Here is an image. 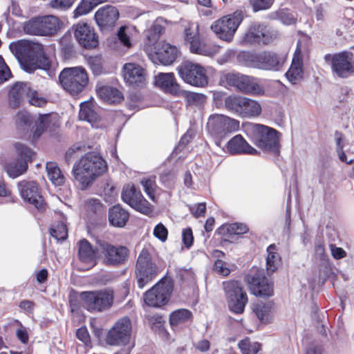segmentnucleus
<instances>
[{
	"label": "nucleus",
	"mask_w": 354,
	"mask_h": 354,
	"mask_svg": "<svg viewBox=\"0 0 354 354\" xmlns=\"http://www.w3.org/2000/svg\"><path fill=\"white\" fill-rule=\"evenodd\" d=\"M10 49L28 73L38 68L48 70L50 66V61L44 55L43 46L39 43L20 40L10 44Z\"/></svg>",
	"instance_id": "obj_1"
},
{
	"label": "nucleus",
	"mask_w": 354,
	"mask_h": 354,
	"mask_svg": "<svg viewBox=\"0 0 354 354\" xmlns=\"http://www.w3.org/2000/svg\"><path fill=\"white\" fill-rule=\"evenodd\" d=\"M106 169V162L102 156L96 153H88L75 162L73 174L80 188L85 189Z\"/></svg>",
	"instance_id": "obj_2"
},
{
	"label": "nucleus",
	"mask_w": 354,
	"mask_h": 354,
	"mask_svg": "<svg viewBox=\"0 0 354 354\" xmlns=\"http://www.w3.org/2000/svg\"><path fill=\"white\" fill-rule=\"evenodd\" d=\"M244 128L248 136L259 148L274 153L278 151L279 138L275 129L256 123L245 124Z\"/></svg>",
	"instance_id": "obj_3"
},
{
	"label": "nucleus",
	"mask_w": 354,
	"mask_h": 354,
	"mask_svg": "<svg viewBox=\"0 0 354 354\" xmlns=\"http://www.w3.org/2000/svg\"><path fill=\"white\" fill-rule=\"evenodd\" d=\"M183 37L192 53L213 57L218 53V46L207 44L202 39L197 23L187 22L184 26Z\"/></svg>",
	"instance_id": "obj_4"
},
{
	"label": "nucleus",
	"mask_w": 354,
	"mask_h": 354,
	"mask_svg": "<svg viewBox=\"0 0 354 354\" xmlns=\"http://www.w3.org/2000/svg\"><path fill=\"white\" fill-rule=\"evenodd\" d=\"M62 87L71 95L82 92L88 83L86 71L81 67L65 68L59 75Z\"/></svg>",
	"instance_id": "obj_5"
},
{
	"label": "nucleus",
	"mask_w": 354,
	"mask_h": 354,
	"mask_svg": "<svg viewBox=\"0 0 354 354\" xmlns=\"http://www.w3.org/2000/svg\"><path fill=\"white\" fill-rule=\"evenodd\" d=\"M80 298L83 306L88 311L101 312L112 306L114 300V292L110 288L83 292L80 295Z\"/></svg>",
	"instance_id": "obj_6"
},
{
	"label": "nucleus",
	"mask_w": 354,
	"mask_h": 354,
	"mask_svg": "<svg viewBox=\"0 0 354 354\" xmlns=\"http://www.w3.org/2000/svg\"><path fill=\"white\" fill-rule=\"evenodd\" d=\"M325 59L330 60L331 71L335 76L346 79L354 75V46L351 48V50L327 55Z\"/></svg>",
	"instance_id": "obj_7"
},
{
	"label": "nucleus",
	"mask_w": 354,
	"mask_h": 354,
	"mask_svg": "<svg viewBox=\"0 0 354 354\" xmlns=\"http://www.w3.org/2000/svg\"><path fill=\"white\" fill-rule=\"evenodd\" d=\"M173 289L172 280L164 277L144 294L145 303L154 308L162 307L169 302Z\"/></svg>",
	"instance_id": "obj_8"
},
{
	"label": "nucleus",
	"mask_w": 354,
	"mask_h": 354,
	"mask_svg": "<svg viewBox=\"0 0 354 354\" xmlns=\"http://www.w3.org/2000/svg\"><path fill=\"white\" fill-rule=\"evenodd\" d=\"M242 20L241 12L236 11L214 21L211 25V29L218 39L230 42L233 40L235 32Z\"/></svg>",
	"instance_id": "obj_9"
},
{
	"label": "nucleus",
	"mask_w": 354,
	"mask_h": 354,
	"mask_svg": "<svg viewBox=\"0 0 354 354\" xmlns=\"http://www.w3.org/2000/svg\"><path fill=\"white\" fill-rule=\"evenodd\" d=\"M239 56L250 60V66L267 71H279L286 62L284 55L270 51H265L256 55L243 53Z\"/></svg>",
	"instance_id": "obj_10"
},
{
	"label": "nucleus",
	"mask_w": 354,
	"mask_h": 354,
	"mask_svg": "<svg viewBox=\"0 0 354 354\" xmlns=\"http://www.w3.org/2000/svg\"><path fill=\"white\" fill-rule=\"evenodd\" d=\"M225 80L229 85L246 95L262 96L265 94L264 87L252 76L231 73L225 75Z\"/></svg>",
	"instance_id": "obj_11"
},
{
	"label": "nucleus",
	"mask_w": 354,
	"mask_h": 354,
	"mask_svg": "<svg viewBox=\"0 0 354 354\" xmlns=\"http://www.w3.org/2000/svg\"><path fill=\"white\" fill-rule=\"evenodd\" d=\"M102 263L108 266H120L124 264L129 257V250L123 245H114L109 242H98Z\"/></svg>",
	"instance_id": "obj_12"
},
{
	"label": "nucleus",
	"mask_w": 354,
	"mask_h": 354,
	"mask_svg": "<svg viewBox=\"0 0 354 354\" xmlns=\"http://www.w3.org/2000/svg\"><path fill=\"white\" fill-rule=\"evenodd\" d=\"M160 268L151 261L150 254L146 249L139 254L136 268L138 286L143 288L160 272Z\"/></svg>",
	"instance_id": "obj_13"
},
{
	"label": "nucleus",
	"mask_w": 354,
	"mask_h": 354,
	"mask_svg": "<svg viewBox=\"0 0 354 354\" xmlns=\"http://www.w3.org/2000/svg\"><path fill=\"white\" fill-rule=\"evenodd\" d=\"M223 288L230 310L236 314L243 313L248 299L241 284L236 281L224 282Z\"/></svg>",
	"instance_id": "obj_14"
},
{
	"label": "nucleus",
	"mask_w": 354,
	"mask_h": 354,
	"mask_svg": "<svg viewBox=\"0 0 354 354\" xmlns=\"http://www.w3.org/2000/svg\"><path fill=\"white\" fill-rule=\"evenodd\" d=\"M177 70L182 80L192 86L202 87L208 83L205 68L198 63L187 61L182 63Z\"/></svg>",
	"instance_id": "obj_15"
},
{
	"label": "nucleus",
	"mask_w": 354,
	"mask_h": 354,
	"mask_svg": "<svg viewBox=\"0 0 354 354\" xmlns=\"http://www.w3.org/2000/svg\"><path fill=\"white\" fill-rule=\"evenodd\" d=\"M131 335V320L128 317H122L109 330L105 342L110 346H125L129 343Z\"/></svg>",
	"instance_id": "obj_16"
},
{
	"label": "nucleus",
	"mask_w": 354,
	"mask_h": 354,
	"mask_svg": "<svg viewBox=\"0 0 354 354\" xmlns=\"http://www.w3.org/2000/svg\"><path fill=\"white\" fill-rule=\"evenodd\" d=\"M207 128L212 134L223 137L237 131L239 122L224 115L214 114L209 116Z\"/></svg>",
	"instance_id": "obj_17"
},
{
	"label": "nucleus",
	"mask_w": 354,
	"mask_h": 354,
	"mask_svg": "<svg viewBox=\"0 0 354 354\" xmlns=\"http://www.w3.org/2000/svg\"><path fill=\"white\" fill-rule=\"evenodd\" d=\"M275 37L274 33L266 24L256 21L249 26L243 37V41L250 44H268Z\"/></svg>",
	"instance_id": "obj_18"
},
{
	"label": "nucleus",
	"mask_w": 354,
	"mask_h": 354,
	"mask_svg": "<svg viewBox=\"0 0 354 354\" xmlns=\"http://www.w3.org/2000/svg\"><path fill=\"white\" fill-rule=\"evenodd\" d=\"M15 147L22 160L8 162L5 167L8 176L13 178L21 175L26 171V161L30 160L34 155L33 151L24 144L17 142L15 145Z\"/></svg>",
	"instance_id": "obj_19"
},
{
	"label": "nucleus",
	"mask_w": 354,
	"mask_h": 354,
	"mask_svg": "<svg viewBox=\"0 0 354 354\" xmlns=\"http://www.w3.org/2000/svg\"><path fill=\"white\" fill-rule=\"evenodd\" d=\"M122 198L136 211L144 214L151 212L152 209L149 203L143 197L140 191H137L133 185H127L123 188Z\"/></svg>",
	"instance_id": "obj_20"
},
{
	"label": "nucleus",
	"mask_w": 354,
	"mask_h": 354,
	"mask_svg": "<svg viewBox=\"0 0 354 354\" xmlns=\"http://www.w3.org/2000/svg\"><path fill=\"white\" fill-rule=\"evenodd\" d=\"M21 196L24 200L39 210L44 209V203L38 186L34 181H22L18 185Z\"/></svg>",
	"instance_id": "obj_21"
},
{
	"label": "nucleus",
	"mask_w": 354,
	"mask_h": 354,
	"mask_svg": "<svg viewBox=\"0 0 354 354\" xmlns=\"http://www.w3.org/2000/svg\"><path fill=\"white\" fill-rule=\"evenodd\" d=\"M145 70L136 63H127L123 66V77L127 83L132 86H141L145 84Z\"/></svg>",
	"instance_id": "obj_22"
},
{
	"label": "nucleus",
	"mask_w": 354,
	"mask_h": 354,
	"mask_svg": "<svg viewBox=\"0 0 354 354\" xmlns=\"http://www.w3.org/2000/svg\"><path fill=\"white\" fill-rule=\"evenodd\" d=\"M286 77L292 84L299 83L304 77L302 55L299 42L297 43L291 65L286 73Z\"/></svg>",
	"instance_id": "obj_23"
},
{
	"label": "nucleus",
	"mask_w": 354,
	"mask_h": 354,
	"mask_svg": "<svg viewBox=\"0 0 354 354\" xmlns=\"http://www.w3.org/2000/svg\"><path fill=\"white\" fill-rule=\"evenodd\" d=\"M75 37L86 48H95L98 43L94 31L86 23H79L75 26Z\"/></svg>",
	"instance_id": "obj_24"
},
{
	"label": "nucleus",
	"mask_w": 354,
	"mask_h": 354,
	"mask_svg": "<svg viewBox=\"0 0 354 354\" xmlns=\"http://www.w3.org/2000/svg\"><path fill=\"white\" fill-rule=\"evenodd\" d=\"M58 115L56 113L39 115L32 127L33 137L39 138L44 131H51L57 126Z\"/></svg>",
	"instance_id": "obj_25"
},
{
	"label": "nucleus",
	"mask_w": 354,
	"mask_h": 354,
	"mask_svg": "<svg viewBox=\"0 0 354 354\" xmlns=\"http://www.w3.org/2000/svg\"><path fill=\"white\" fill-rule=\"evenodd\" d=\"M246 281L252 292L261 297H270L273 294V285L272 281L263 277L258 279L254 277L248 276Z\"/></svg>",
	"instance_id": "obj_26"
},
{
	"label": "nucleus",
	"mask_w": 354,
	"mask_h": 354,
	"mask_svg": "<svg viewBox=\"0 0 354 354\" xmlns=\"http://www.w3.org/2000/svg\"><path fill=\"white\" fill-rule=\"evenodd\" d=\"M119 17L118 10L111 6L100 8L95 15L96 23L100 28L112 26Z\"/></svg>",
	"instance_id": "obj_27"
},
{
	"label": "nucleus",
	"mask_w": 354,
	"mask_h": 354,
	"mask_svg": "<svg viewBox=\"0 0 354 354\" xmlns=\"http://www.w3.org/2000/svg\"><path fill=\"white\" fill-rule=\"evenodd\" d=\"M153 48L156 59L163 65L172 64L177 57V48L168 43H160L158 48L155 46Z\"/></svg>",
	"instance_id": "obj_28"
},
{
	"label": "nucleus",
	"mask_w": 354,
	"mask_h": 354,
	"mask_svg": "<svg viewBox=\"0 0 354 354\" xmlns=\"http://www.w3.org/2000/svg\"><path fill=\"white\" fill-rule=\"evenodd\" d=\"M227 150L232 154L248 153L256 155L259 151L249 145L241 135L234 136L227 144Z\"/></svg>",
	"instance_id": "obj_29"
},
{
	"label": "nucleus",
	"mask_w": 354,
	"mask_h": 354,
	"mask_svg": "<svg viewBox=\"0 0 354 354\" xmlns=\"http://www.w3.org/2000/svg\"><path fill=\"white\" fill-rule=\"evenodd\" d=\"M162 24V19H157L145 31V50L147 52L153 51V47L156 44L160 35L164 32L165 27Z\"/></svg>",
	"instance_id": "obj_30"
},
{
	"label": "nucleus",
	"mask_w": 354,
	"mask_h": 354,
	"mask_svg": "<svg viewBox=\"0 0 354 354\" xmlns=\"http://www.w3.org/2000/svg\"><path fill=\"white\" fill-rule=\"evenodd\" d=\"M31 87L26 82H17L9 92V102L14 108L18 107L25 97H28Z\"/></svg>",
	"instance_id": "obj_31"
},
{
	"label": "nucleus",
	"mask_w": 354,
	"mask_h": 354,
	"mask_svg": "<svg viewBox=\"0 0 354 354\" xmlns=\"http://www.w3.org/2000/svg\"><path fill=\"white\" fill-rule=\"evenodd\" d=\"M155 84L165 92L171 94H177L180 90L172 73H159L155 77Z\"/></svg>",
	"instance_id": "obj_32"
},
{
	"label": "nucleus",
	"mask_w": 354,
	"mask_h": 354,
	"mask_svg": "<svg viewBox=\"0 0 354 354\" xmlns=\"http://www.w3.org/2000/svg\"><path fill=\"white\" fill-rule=\"evenodd\" d=\"M43 36H53L64 28V21L54 15L41 17Z\"/></svg>",
	"instance_id": "obj_33"
},
{
	"label": "nucleus",
	"mask_w": 354,
	"mask_h": 354,
	"mask_svg": "<svg viewBox=\"0 0 354 354\" xmlns=\"http://www.w3.org/2000/svg\"><path fill=\"white\" fill-rule=\"evenodd\" d=\"M335 136L337 145V153L339 160L347 164L352 163L353 160V153L351 151L348 142L343 138L341 133L336 132Z\"/></svg>",
	"instance_id": "obj_34"
},
{
	"label": "nucleus",
	"mask_w": 354,
	"mask_h": 354,
	"mask_svg": "<svg viewBox=\"0 0 354 354\" xmlns=\"http://www.w3.org/2000/svg\"><path fill=\"white\" fill-rule=\"evenodd\" d=\"M78 256L80 261L93 266L96 264V251L86 240L79 242Z\"/></svg>",
	"instance_id": "obj_35"
},
{
	"label": "nucleus",
	"mask_w": 354,
	"mask_h": 354,
	"mask_svg": "<svg viewBox=\"0 0 354 354\" xmlns=\"http://www.w3.org/2000/svg\"><path fill=\"white\" fill-rule=\"evenodd\" d=\"M79 118L82 120L89 122L92 127H97L96 122L99 120V115L94 110L93 102H84L80 104Z\"/></svg>",
	"instance_id": "obj_36"
},
{
	"label": "nucleus",
	"mask_w": 354,
	"mask_h": 354,
	"mask_svg": "<svg viewBox=\"0 0 354 354\" xmlns=\"http://www.w3.org/2000/svg\"><path fill=\"white\" fill-rule=\"evenodd\" d=\"M129 219V213L120 205H115L109 210V221L115 227H122Z\"/></svg>",
	"instance_id": "obj_37"
},
{
	"label": "nucleus",
	"mask_w": 354,
	"mask_h": 354,
	"mask_svg": "<svg viewBox=\"0 0 354 354\" xmlns=\"http://www.w3.org/2000/svg\"><path fill=\"white\" fill-rule=\"evenodd\" d=\"M97 91L100 97L109 104L118 103L123 97L120 91L111 86H104L100 87Z\"/></svg>",
	"instance_id": "obj_38"
},
{
	"label": "nucleus",
	"mask_w": 354,
	"mask_h": 354,
	"mask_svg": "<svg viewBox=\"0 0 354 354\" xmlns=\"http://www.w3.org/2000/svg\"><path fill=\"white\" fill-rule=\"evenodd\" d=\"M261 111L262 108L258 101L245 97L241 117L256 118L261 114Z\"/></svg>",
	"instance_id": "obj_39"
},
{
	"label": "nucleus",
	"mask_w": 354,
	"mask_h": 354,
	"mask_svg": "<svg viewBox=\"0 0 354 354\" xmlns=\"http://www.w3.org/2000/svg\"><path fill=\"white\" fill-rule=\"evenodd\" d=\"M46 169L49 180L55 186L64 184L65 178L56 162H49L46 163Z\"/></svg>",
	"instance_id": "obj_40"
},
{
	"label": "nucleus",
	"mask_w": 354,
	"mask_h": 354,
	"mask_svg": "<svg viewBox=\"0 0 354 354\" xmlns=\"http://www.w3.org/2000/svg\"><path fill=\"white\" fill-rule=\"evenodd\" d=\"M267 252L266 270L268 274H271L278 268L281 257L277 252L276 246L274 244L268 246Z\"/></svg>",
	"instance_id": "obj_41"
},
{
	"label": "nucleus",
	"mask_w": 354,
	"mask_h": 354,
	"mask_svg": "<svg viewBox=\"0 0 354 354\" xmlns=\"http://www.w3.org/2000/svg\"><path fill=\"white\" fill-rule=\"evenodd\" d=\"M245 97L230 95L225 99V106L230 112L241 115Z\"/></svg>",
	"instance_id": "obj_42"
},
{
	"label": "nucleus",
	"mask_w": 354,
	"mask_h": 354,
	"mask_svg": "<svg viewBox=\"0 0 354 354\" xmlns=\"http://www.w3.org/2000/svg\"><path fill=\"white\" fill-rule=\"evenodd\" d=\"M192 317V313L187 309H178L172 312L169 316V323L172 327L178 326L188 322Z\"/></svg>",
	"instance_id": "obj_43"
},
{
	"label": "nucleus",
	"mask_w": 354,
	"mask_h": 354,
	"mask_svg": "<svg viewBox=\"0 0 354 354\" xmlns=\"http://www.w3.org/2000/svg\"><path fill=\"white\" fill-rule=\"evenodd\" d=\"M252 310L257 317L262 322H267L271 317L272 305L269 303H257L253 305Z\"/></svg>",
	"instance_id": "obj_44"
},
{
	"label": "nucleus",
	"mask_w": 354,
	"mask_h": 354,
	"mask_svg": "<svg viewBox=\"0 0 354 354\" xmlns=\"http://www.w3.org/2000/svg\"><path fill=\"white\" fill-rule=\"evenodd\" d=\"M24 30L29 35L43 36L41 17H35L25 22Z\"/></svg>",
	"instance_id": "obj_45"
},
{
	"label": "nucleus",
	"mask_w": 354,
	"mask_h": 354,
	"mask_svg": "<svg viewBox=\"0 0 354 354\" xmlns=\"http://www.w3.org/2000/svg\"><path fill=\"white\" fill-rule=\"evenodd\" d=\"M239 347L243 354H257L261 349V344L258 342H252L245 338L239 343Z\"/></svg>",
	"instance_id": "obj_46"
},
{
	"label": "nucleus",
	"mask_w": 354,
	"mask_h": 354,
	"mask_svg": "<svg viewBox=\"0 0 354 354\" xmlns=\"http://www.w3.org/2000/svg\"><path fill=\"white\" fill-rule=\"evenodd\" d=\"M28 100L31 105L37 107H43L47 103V100L41 94L32 88L30 90Z\"/></svg>",
	"instance_id": "obj_47"
},
{
	"label": "nucleus",
	"mask_w": 354,
	"mask_h": 354,
	"mask_svg": "<svg viewBox=\"0 0 354 354\" xmlns=\"http://www.w3.org/2000/svg\"><path fill=\"white\" fill-rule=\"evenodd\" d=\"M50 234L57 241L64 240L68 236V230L66 225L59 223L50 229Z\"/></svg>",
	"instance_id": "obj_48"
},
{
	"label": "nucleus",
	"mask_w": 354,
	"mask_h": 354,
	"mask_svg": "<svg viewBox=\"0 0 354 354\" xmlns=\"http://www.w3.org/2000/svg\"><path fill=\"white\" fill-rule=\"evenodd\" d=\"M94 7L91 5L88 0H82L80 4L73 12L74 18H77L80 16L84 15L90 12Z\"/></svg>",
	"instance_id": "obj_49"
},
{
	"label": "nucleus",
	"mask_w": 354,
	"mask_h": 354,
	"mask_svg": "<svg viewBox=\"0 0 354 354\" xmlns=\"http://www.w3.org/2000/svg\"><path fill=\"white\" fill-rule=\"evenodd\" d=\"M141 184L143 186L145 192L151 198V200L154 201L156 200L154 195V191L156 188L155 180L153 179L144 178L142 180Z\"/></svg>",
	"instance_id": "obj_50"
},
{
	"label": "nucleus",
	"mask_w": 354,
	"mask_h": 354,
	"mask_svg": "<svg viewBox=\"0 0 354 354\" xmlns=\"http://www.w3.org/2000/svg\"><path fill=\"white\" fill-rule=\"evenodd\" d=\"M130 30L126 26H122L118 31V37L120 42L126 47L131 46V42L129 37Z\"/></svg>",
	"instance_id": "obj_51"
},
{
	"label": "nucleus",
	"mask_w": 354,
	"mask_h": 354,
	"mask_svg": "<svg viewBox=\"0 0 354 354\" xmlns=\"http://www.w3.org/2000/svg\"><path fill=\"white\" fill-rule=\"evenodd\" d=\"M225 227L230 234H243L248 232V227L243 223H232L226 225Z\"/></svg>",
	"instance_id": "obj_52"
},
{
	"label": "nucleus",
	"mask_w": 354,
	"mask_h": 354,
	"mask_svg": "<svg viewBox=\"0 0 354 354\" xmlns=\"http://www.w3.org/2000/svg\"><path fill=\"white\" fill-rule=\"evenodd\" d=\"M250 3L253 10L257 12L270 8L273 3V0H250Z\"/></svg>",
	"instance_id": "obj_53"
},
{
	"label": "nucleus",
	"mask_w": 354,
	"mask_h": 354,
	"mask_svg": "<svg viewBox=\"0 0 354 354\" xmlns=\"http://www.w3.org/2000/svg\"><path fill=\"white\" fill-rule=\"evenodd\" d=\"M50 7L58 10H66L73 5L72 0H52L50 2Z\"/></svg>",
	"instance_id": "obj_54"
},
{
	"label": "nucleus",
	"mask_w": 354,
	"mask_h": 354,
	"mask_svg": "<svg viewBox=\"0 0 354 354\" xmlns=\"http://www.w3.org/2000/svg\"><path fill=\"white\" fill-rule=\"evenodd\" d=\"M153 234L160 241L165 242L167 239L168 230L162 223H160L154 227Z\"/></svg>",
	"instance_id": "obj_55"
},
{
	"label": "nucleus",
	"mask_w": 354,
	"mask_h": 354,
	"mask_svg": "<svg viewBox=\"0 0 354 354\" xmlns=\"http://www.w3.org/2000/svg\"><path fill=\"white\" fill-rule=\"evenodd\" d=\"M11 77V72L4 62V59L0 56V84L7 81Z\"/></svg>",
	"instance_id": "obj_56"
},
{
	"label": "nucleus",
	"mask_w": 354,
	"mask_h": 354,
	"mask_svg": "<svg viewBox=\"0 0 354 354\" xmlns=\"http://www.w3.org/2000/svg\"><path fill=\"white\" fill-rule=\"evenodd\" d=\"M214 269L215 272L217 273L223 275V276H227L230 270V269L226 266L225 263L222 261L221 260H216L214 263Z\"/></svg>",
	"instance_id": "obj_57"
},
{
	"label": "nucleus",
	"mask_w": 354,
	"mask_h": 354,
	"mask_svg": "<svg viewBox=\"0 0 354 354\" xmlns=\"http://www.w3.org/2000/svg\"><path fill=\"white\" fill-rule=\"evenodd\" d=\"M77 337L82 341L86 346H89L91 343L90 336L86 327L80 328L76 333Z\"/></svg>",
	"instance_id": "obj_58"
},
{
	"label": "nucleus",
	"mask_w": 354,
	"mask_h": 354,
	"mask_svg": "<svg viewBox=\"0 0 354 354\" xmlns=\"http://www.w3.org/2000/svg\"><path fill=\"white\" fill-rule=\"evenodd\" d=\"M183 241L187 248H190L193 243L194 236L191 228H186L182 232Z\"/></svg>",
	"instance_id": "obj_59"
},
{
	"label": "nucleus",
	"mask_w": 354,
	"mask_h": 354,
	"mask_svg": "<svg viewBox=\"0 0 354 354\" xmlns=\"http://www.w3.org/2000/svg\"><path fill=\"white\" fill-rule=\"evenodd\" d=\"M88 64L94 73L99 74L101 73L102 66L100 60L97 57H91L88 61Z\"/></svg>",
	"instance_id": "obj_60"
},
{
	"label": "nucleus",
	"mask_w": 354,
	"mask_h": 354,
	"mask_svg": "<svg viewBox=\"0 0 354 354\" xmlns=\"http://www.w3.org/2000/svg\"><path fill=\"white\" fill-rule=\"evenodd\" d=\"M195 348L200 352H206L209 350L210 343L207 339H202L195 344Z\"/></svg>",
	"instance_id": "obj_61"
},
{
	"label": "nucleus",
	"mask_w": 354,
	"mask_h": 354,
	"mask_svg": "<svg viewBox=\"0 0 354 354\" xmlns=\"http://www.w3.org/2000/svg\"><path fill=\"white\" fill-rule=\"evenodd\" d=\"M330 250L332 255L337 259H342L346 255L345 251L341 248H337L333 245H330Z\"/></svg>",
	"instance_id": "obj_62"
},
{
	"label": "nucleus",
	"mask_w": 354,
	"mask_h": 354,
	"mask_svg": "<svg viewBox=\"0 0 354 354\" xmlns=\"http://www.w3.org/2000/svg\"><path fill=\"white\" fill-rule=\"evenodd\" d=\"M34 306V304L32 301L29 300H24L20 302L19 307L28 312H30L32 310Z\"/></svg>",
	"instance_id": "obj_63"
},
{
	"label": "nucleus",
	"mask_w": 354,
	"mask_h": 354,
	"mask_svg": "<svg viewBox=\"0 0 354 354\" xmlns=\"http://www.w3.org/2000/svg\"><path fill=\"white\" fill-rule=\"evenodd\" d=\"M17 337L23 343H27L28 341V335L26 330L24 328H19L17 331Z\"/></svg>",
	"instance_id": "obj_64"
}]
</instances>
